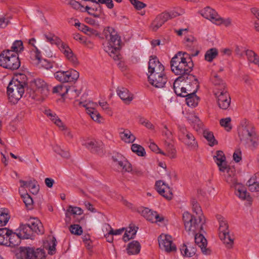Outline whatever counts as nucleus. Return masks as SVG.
<instances>
[{"mask_svg": "<svg viewBox=\"0 0 259 259\" xmlns=\"http://www.w3.org/2000/svg\"><path fill=\"white\" fill-rule=\"evenodd\" d=\"M194 66L193 62L189 54L184 52H178L170 61L171 71L177 75V80L182 82L189 79L193 81L192 77H190V73L192 71Z\"/></svg>", "mask_w": 259, "mask_h": 259, "instance_id": "1", "label": "nucleus"}, {"mask_svg": "<svg viewBox=\"0 0 259 259\" xmlns=\"http://www.w3.org/2000/svg\"><path fill=\"white\" fill-rule=\"evenodd\" d=\"M17 79L10 82L7 88V94L10 102L16 104L22 97L26 85L27 77L20 74Z\"/></svg>", "mask_w": 259, "mask_h": 259, "instance_id": "2", "label": "nucleus"}, {"mask_svg": "<svg viewBox=\"0 0 259 259\" xmlns=\"http://www.w3.org/2000/svg\"><path fill=\"white\" fill-rule=\"evenodd\" d=\"M104 34L109 44L106 51L114 60L118 59L121 42L120 36L115 29L111 27H107L104 29Z\"/></svg>", "mask_w": 259, "mask_h": 259, "instance_id": "3", "label": "nucleus"}, {"mask_svg": "<svg viewBox=\"0 0 259 259\" xmlns=\"http://www.w3.org/2000/svg\"><path fill=\"white\" fill-rule=\"evenodd\" d=\"M50 87L43 80L37 78L30 82L29 94L32 99L43 101L49 95Z\"/></svg>", "mask_w": 259, "mask_h": 259, "instance_id": "4", "label": "nucleus"}, {"mask_svg": "<svg viewBox=\"0 0 259 259\" xmlns=\"http://www.w3.org/2000/svg\"><path fill=\"white\" fill-rule=\"evenodd\" d=\"M203 216L199 215L198 219L188 211H185L183 214V220L186 231L189 234L194 235L197 232H200L203 230V225L205 221H203Z\"/></svg>", "mask_w": 259, "mask_h": 259, "instance_id": "5", "label": "nucleus"}, {"mask_svg": "<svg viewBox=\"0 0 259 259\" xmlns=\"http://www.w3.org/2000/svg\"><path fill=\"white\" fill-rule=\"evenodd\" d=\"M238 135L241 141L246 143L251 142L253 147L255 148L258 145L257 138L254 128L246 119L242 121L238 128Z\"/></svg>", "mask_w": 259, "mask_h": 259, "instance_id": "6", "label": "nucleus"}, {"mask_svg": "<svg viewBox=\"0 0 259 259\" xmlns=\"http://www.w3.org/2000/svg\"><path fill=\"white\" fill-rule=\"evenodd\" d=\"M20 61L18 54L12 53L9 50H4L0 54V66L10 70L18 69L20 66Z\"/></svg>", "mask_w": 259, "mask_h": 259, "instance_id": "7", "label": "nucleus"}, {"mask_svg": "<svg viewBox=\"0 0 259 259\" xmlns=\"http://www.w3.org/2000/svg\"><path fill=\"white\" fill-rule=\"evenodd\" d=\"M219 222V237L226 244L228 248H231L233 244L234 239L229 234L228 229L229 226L227 221L221 215L218 214L216 216Z\"/></svg>", "mask_w": 259, "mask_h": 259, "instance_id": "8", "label": "nucleus"}, {"mask_svg": "<svg viewBox=\"0 0 259 259\" xmlns=\"http://www.w3.org/2000/svg\"><path fill=\"white\" fill-rule=\"evenodd\" d=\"M179 139L192 149L197 148L198 145L193 135L184 126H179Z\"/></svg>", "mask_w": 259, "mask_h": 259, "instance_id": "9", "label": "nucleus"}, {"mask_svg": "<svg viewBox=\"0 0 259 259\" xmlns=\"http://www.w3.org/2000/svg\"><path fill=\"white\" fill-rule=\"evenodd\" d=\"M223 88H219L214 93L217 99V104L220 109L227 110L230 105L231 98L228 93L226 87L222 84Z\"/></svg>", "mask_w": 259, "mask_h": 259, "instance_id": "10", "label": "nucleus"}, {"mask_svg": "<svg viewBox=\"0 0 259 259\" xmlns=\"http://www.w3.org/2000/svg\"><path fill=\"white\" fill-rule=\"evenodd\" d=\"M55 78L61 82H68L76 80L79 77V73L74 70L57 71L54 73Z\"/></svg>", "mask_w": 259, "mask_h": 259, "instance_id": "11", "label": "nucleus"}, {"mask_svg": "<svg viewBox=\"0 0 259 259\" xmlns=\"http://www.w3.org/2000/svg\"><path fill=\"white\" fill-rule=\"evenodd\" d=\"M20 253L26 259H44L45 257V251L40 248L34 249L29 247H21Z\"/></svg>", "mask_w": 259, "mask_h": 259, "instance_id": "12", "label": "nucleus"}, {"mask_svg": "<svg viewBox=\"0 0 259 259\" xmlns=\"http://www.w3.org/2000/svg\"><path fill=\"white\" fill-rule=\"evenodd\" d=\"M190 77H192L193 81L191 82V84L194 85L195 89L192 92L191 90H188L190 92V93L186 94V102L188 106L194 107L198 105L199 98L196 96V93L197 92L199 87V82L198 79L195 77V76H190Z\"/></svg>", "mask_w": 259, "mask_h": 259, "instance_id": "13", "label": "nucleus"}, {"mask_svg": "<svg viewBox=\"0 0 259 259\" xmlns=\"http://www.w3.org/2000/svg\"><path fill=\"white\" fill-rule=\"evenodd\" d=\"M113 166L119 171L122 172H129L132 170V164L121 155H118L117 157H112Z\"/></svg>", "mask_w": 259, "mask_h": 259, "instance_id": "14", "label": "nucleus"}, {"mask_svg": "<svg viewBox=\"0 0 259 259\" xmlns=\"http://www.w3.org/2000/svg\"><path fill=\"white\" fill-rule=\"evenodd\" d=\"M158 240L159 246L161 249L164 250L167 252L176 250V246L172 243L170 236L161 235L159 236Z\"/></svg>", "mask_w": 259, "mask_h": 259, "instance_id": "15", "label": "nucleus"}, {"mask_svg": "<svg viewBox=\"0 0 259 259\" xmlns=\"http://www.w3.org/2000/svg\"><path fill=\"white\" fill-rule=\"evenodd\" d=\"M148 81L153 87L157 88H162L165 87L167 82V78L165 73H159L157 75H148Z\"/></svg>", "mask_w": 259, "mask_h": 259, "instance_id": "16", "label": "nucleus"}, {"mask_svg": "<svg viewBox=\"0 0 259 259\" xmlns=\"http://www.w3.org/2000/svg\"><path fill=\"white\" fill-rule=\"evenodd\" d=\"M155 187L159 194L167 200L171 199L173 196L171 190L162 181H157L155 183Z\"/></svg>", "mask_w": 259, "mask_h": 259, "instance_id": "17", "label": "nucleus"}, {"mask_svg": "<svg viewBox=\"0 0 259 259\" xmlns=\"http://www.w3.org/2000/svg\"><path fill=\"white\" fill-rule=\"evenodd\" d=\"M84 146L92 153L102 154L103 153V144L101 141L92 140L85 143Z\"/></svg>", "mask_w": 259, "mask_h": 259, "instance_id": "18", "label": "nucleus"}, {"mask_svg": "<svg viewBox=\"0 0 259 259\" xmlns=\"http://www.w3.org/2000/svg\"><path fill=\"white\" fill-rule=\"evenodd\" d=\"M197 232L193 236H195V242L201 248L202 253L205 255H209L211 253V250L206 248L207 240L204 236L201 234Z\"/></svg>", "mask_w": 259, "mask_h": 259, "instance_id": "19", "label": "nucleus"}, {"mask_svg": "<svg viewBox=\"0 0 259 259\" xmlns=\"http://www.w3.org/2000/svg\"><path fill=\"white\" fill-rule=\"evenodd\" d=\"M84 10L85 12H87L95 18H100L105 16L103 8L100 4L95 3V5L92 6L86 5Z\"/></svg>", "mask_w": 259, "mask_h": 259, "instance_id": "20", "label": "nucleus"}, {"mask_svg": "<svg viewBox=\"0 0 259 259\" xmlns=\"http://www.w3.org/2000/svg\"><path fill=\"white\" fill-rule=\"evenodd\" d=\"M201 15L204 18L209 20L213 23H220L219 21L220 16L214 10L210 8L209 7H206L201 11Z\"/></svg>", "mask_w": 259, "mask_h": 259, "instance_id": "21", "label": "nucleus"}, {"mask_svg": "<svg viewBox=\"0 0 259 259\" xmlns=\"http://www.w3.org/2000/svg\"><path fill=\"white\" fill-rule=\"evenodd\" d=\"M213 159L219 167L220 171L225 172L227 163L224 152L221 150L217 151L216 154L213 156Z\"/></svg>", "mask_w": 259, "mask_h": 259, "instance_id": "22", "label": "nucleus"}, {"mask_svg": "<svg viewBox=\"0 0 259 259\" xmlns=\"http://www.w3.org/2000/svg\"><path fill=\"white\" fill-rule=\"evenodd\" d=\"M57 46L60 50L70 62L74 64H77L78 62L76 57L73 55L72 50L67 44L62 42L61 40V43Z\"/></svg>", "mask_w": 259, "mask_h": 259, "instance_id": "23", "label": "nucleus"}, {"mask_svg": "<svg viewBox=\"0 0 259 259\" xmlns=\"http://www.w3.org/2000/svg\"><path fill=\"white\" fill-rule=\"evenodd\" d=\"M28 225L32 229V233L42 234L44 233V229L42 223L39 220L35 218L30 219Z\"/></svg>", "mask_w": 259, "mask_h": 259, "instance_id": "24", "label": "nucleus"}, {"mask_svg": "<svg viewBox=\"0 0 259 259\" xmlns=\"http://www.w3.org/2000/svg\"><path fill=\"white\" fill-rule=\"evenodd\" d=\"M90 104L91 105V106L87 107L86 108L87 113L90 115L92 119L95 121L101 123L102 122V117L100 114L95 108V106H97V104L92 103Z\"/></svg>", "mask_w": 259, "mask_h": 259, "instance_id": "25", "label": "nucleus"}, {"mask_svg": "<svg viewBox=\"0 0 259 259\" xmlns=\"http://www.w3.org/2000/svg\"><path fill=\"white\" fill-rule=\"evenodd\" d=\"M116 92L120 99L125 103H129L133 99V95L129 92L126 88L118 87Z\"/></svg>", "mask_w": 259, "mask_h": 259, "instance_id": "26", "label": "nucleus"}, {"mask_svg": "<svg viewBox=\"0 0 259 259\" xmlns=\"http://www.w3.org/2000/svg\"><path fill=\"white\" fill-rule=\"evenodd\" d=\"M9 233L10 234H9L8 238H7L8 242L6 246L14 247L19 245L21 242V238H22L19 235L18 233H14L10 230V232Z\"/></svg>", "mask_w": 259, "mask_h": 259, "instance_id": "27", "label": "nucleus"}, {"mask_svg": "<svg viewBox=\"0 0 259 259\" xmlns=\"http://www.w3.org/2000/svg\"><path fill=\"white\" fill-rule=\"evenodd\" d=\"M19 235L23 239H28L33 236L32 229L28 224H21L18 229Z\"/></svg>", "mask_w": 259, "mask_h": 259, "instance_id": "28", "label": "nucleus"}, {"mask_svg": "<svg viewBox=\"0 0 259 259\" xmlns=\"http://www.w3.org/2000/svg\"><path fill=\"white\" fill-rule=\"evenodd\" d=\"M166 21L165 16L162 13L157 15L153 21L151 25V28L153 31H156Z\"/></svg>", "mask_w": 259, "mask_h": 259, "instance_id": "29", "label": "nucleus"}, {"mask_svg": "<svg viewBox=\"0 0 259 259\" xmlns=\"http://www.w3.org/2000/svg\"><path fill=\"white\" fill-rule=\"evenodd\" d=\"M225 171L227 174L225 175L226 181L229 184H235L236 183V179L235 178V170L234 168L231 167L228 165Z\"/></svg>", "mask_w": 259, "mask_h": 259, "instance_id": "30", "label": "nucleus"}, {"mask_svg": "<svg viewBox=\"0 0 259 259\" xmlns=\"http://www.w3.org/2000/svg\"><path fill=\"white\" fill-rule=\"evenodd\" d=\"M126 249L128 254H136L140 251L141 245L138 241H133L128 244Z\"/></svg>", "mask_w": 259, "mask_h": 259, "instance_id": "31", "label": "nucleus"}, {"mask_svg": "<svg viewBox=\"0 0 259 259\" xmlns=\"http://www.w3.org/2000/svg\"><path fill=\"white\" fill-rule=\"evenodd\" d=\"M181 253L183 256L186 257H192L195 253L196 249L194 246H187L186 245L184 244L180 248Z\"/></svg>", "mask_w": 259, "mask_h": 259, "instance_id": "32", "label": "nucleus"}, {"mask_svg": "<svg viewBox=\"0 0 259 259\" xmlns=\"http://www.w3.org/2000/svg\"><path fill=\"white\" fill-rule=\"evenodd\" d=\"M162 65L156 56H151L148 63V73H153L156 67H159Z\"/></svg>", "mask_w": 259, "mask_h": 259, "instance_id": "33", "label": "nucleus"}, {"mask_svg": "<svg viewBox=\"0 0 259 259\" xmlns=\"http://www.w3.org/2000/svg\"><path fill=\"white\" fill-rule=\"evenodd\" d=\"M184 13V10L181 9V8H176L174 10L170 11L169 12H163V14L165 16L167 21L169 19H171L176 18L180 15H181Z\"/></svg>", "mask_w": 259, "mask_h": 259, "instance_id": "34", "label": "nucleus"}, {"mask_svg": "<svg viewBox=\"0 0 259 259\" xmlns=\"http://www.w3.org/2000/svg\"><path fill=\"white\" fill-rule=\"evenodd\" d=\"M19 193L21 197L25 203L26 208L28 210H31L33 208V201L31 197L27 193L22 194L20 190H19Z\"/></svg>", "mask_w": 259, "mask_h": 259, "instance_id": "35", "label": "nucleus"}, {"mask_svg": "<svg viewBox=\"0 0 259 259\" xmlns=\"http://www.w3.org/2000/svg\"><path fill=\"white\" fill-rule=\"evenodd\" d=\"M45 113L59 127H64V123L62 122L60 119L56 115V114L53 113L51 110H46Z\"/></svg>", "mask_w": 259, "mask_h": 259, "instance_id": "36", "label": "nucleus"}, {"mask_svg": "<svg viewBox=\"0 0 259 259\" xmlns=\"http://www.w3.org/2000/svg\"><path fill=\"white\" fill-rule=\"evenodd\" d=\"M138 228H136L134 226H130L126 230L123 236L122 239L124 242H127L131 239H133L135 237Z\"/></svg>", "mask_w": 259, "mask_h": 259, "instance_id": "37", "label": "nucleus"}, {"mask_svg": "<svg viewBox=\"0 0 259 259\" xmlns=\"http://www.w3.org/2000/svg\"><path fill=\"white\" fill-rule=\"evenodd\" d=\"M121 140L126 143H133L136 140V137L131 132L127 130H124L123 132L120 133Z\"/></svg>", "mask_w": 259, "mask_h": 259, "instance_id": "38", "label": "nucleus"}, {"mask_svg": "<svg viewBox=\"0 0 259 259\" xmlns=\"http://www.w3.org/2000/svg\"><path fill=\"white\" fill-rule=\"evenodd\" d=\"M30 59L33 62V63L39 65L41 61V55L40 51L37 48H35L30 52Z\"/></svg>", "mask_w": 259, "mask_h": 259, "instance_id": "39", "label": "nucleus"}, {"mask_svg": "<svg viewBox=\"0 0 259 259\" xmlns=\"http://www.w3.org/2000/svg\"><path fill=\"white\" fill-rule=\"evenodd\" d=\"M170 142L165 141V146L167 153H165L164 155H167L170 158H174L176 157V150L174 145Z\"/></svg>", "mask_w": 259, "mask_h": 259, "instance_id": "40", "label": "nucleus"}, {"mask_svg": "<svg viewBox=\"0 0 259 259\" xmlns=\"http://www.w3.org/2000/svg\"><path fill=\"white\" fill-rule=\"evenodd\" d=\"M9 232L10 230L7 228H0V245L6 246L7 244Z\"/></svg>", "mask_w": 259, "mask_h": 259, "instance_id": "41", "label": "nucleus"}, {"mask_svg": "<svg viewBox=\"0 0 259 259\" xmlns=\"http://www.w3.org/2000/svg\"><path fill=\"white\" fill-rule=\"evenodd\" d=\"M248 61L254 64H258L259 56L252 50H247L245 51Z\"/></svg>", "mask_w": 259, "mask_h": 259, "instance_id": "42", "label": "nucleus"}, {"mask_svg": "<svg viewBox=\"0 0 259 259\" xmlns=\"http://www.w3.org/2000/svg\"><path fill=\"white\" fill-rule=\"evenodd\" d=\"M218 55V51L216 48H211L208 50L205 54V60L211 62Z\"/></svg>", "mask_w": 259, "mask_h": 259, "instance_id": "43", "label": "nucleus"}, {"mask_svg": "<svg viewBox=\"0 0 259 259\" xmlns=\"http://www.w3.org/2000/svg\"><path fill=\"white\" fill-rule=\"evenodd\" d=\"M23 49V42L21 40H16L13 44L11 50H9L11 51L12 53L17 54V53L21 52Z\"/></svg>", "mask_w": 259, "mask_h": 259, "instance_id": "44", "label": "nucleus"}, {"mask_svg": "<svg viewBox=\"0 0 259 259\" xmlns=\"http://www.w3.org/2000/svg\"><path fill=\"white\" fill-rule=\"evenodd\" d=\"M203 136L208 141V145L212 147L218 144V141L215 139L212 132L205 131L203 133Z\"/></svg>", "mask_w": 259, "mask_h": 259, "instance_id": "45", "label": "nucleus"}, {"mask_svg": "<svg viewBox=\"0 0 259 259\" xmlns=\"http://www.w3.org/2000/svg\"><path fill=\"white\" fill-rule=\"evenodd\" d=\"M78 29L83 32H84L85 34L91 36V35H95L97 36L98 35V32L97 30L92 29L88 26L82 24L80 26V27L78 28Z\"/></svg>", "mask_w": 259, "mask_h": 259, "instance_id": "46", "label": "nucleus"}, {"mask_svg": "<svg viewBox=\"0 0 259 259\" xmlns=\"http://www.w3.org/2000/svg\"><path fill=\"white\" fill-rule=\"evenodd\" d=\"M142 215L143 217L148 221L151 222V223L154 222V217L155 215L154 213H156V211H153L148 208L144 209L142 212Z\"/></svg>", "mask_w": 259, "mask_h": 259, "instance_id": "47", "label": "nucleus"}, {"mask_svg": "<svg viewBox=\"0 0 259 259\" xmlns=\"http://www.w3.org/2000/svg\"><path fill=\"white\" fill-rule=\"evenodd\" d=\"M231 122V118L230 117H226L221 119L220 120V124L226 131L230 132L232 128Z\"/></svg>", "mask_w": 259, "mask_h": 259, "instance_id": "48", "label": "nucleus"}, {"mask_svg": "<svg viewBox=\"0 0 259 259\" xmlns=\"http://www.w3.org/2000/svg\"><path fill=\"white\" fill-rule=\"evenodd\" d=\"M67 88V86L63 84L57 85L53 88V93H58L61 96L63 97L66 95V93L68 91Z\"/></svg>", "mask_w": 259, "mask_h": 259, "instance_id": "49", "label": "nucleus"}, {"mask_svg": "<svg viewBox=\"0 0 259 259\" xmlns=\"http://www.w3.org/2000/svg\"><path fill=\"white\" fill-rule=\"evenodd\" d=\"M66 95L70 99H75L79 96L80 91L77 90L74 87H68Z\"/></svg>", "mask_w": 259, "mask_h": 259, "instance_id": "50", "label": "nucleus"}, {"mask_svg": "<svg viewBox=\"0 0 259 259\" xmlns=\"http://www.w3.org/2000/svg\"><path fill=\"white\" fill-rule=\"evenodd\" d=\"M132 150L138 156H144L146 154L144 148L140 145L134 144L132 145Z\"/></svg>", "mask_w": 259, "mask_h": 259, "instance_id": "51", "label": "nucleus"}, {"mask_svg": "<svg viewBox=\"0 0 259 259\" xmlns=\"http://www.w3.org/2000/svg\"><path fill=\"white\" fill-rule=\"evenodd\" d=\"M68 213H70L71 214L74 215H81L83 213V210L78 207H73L72 206L70 205L68 209H67V212L66 213V217H68ZM74 218L75 216L74 217Z\"/></svg>", "mask_w": 259, "mask_h": 259, "instance_id": "52", "label": "nucleus"}, {"mask_svg": "<svg viewBox=\"0 0 259 259\" xmlns=\"http://www.w3.org/2000/svg\"><path fill=\"white\" fill-rule=\"evenodd\" d=\"M45 36L47 41L51 44L59 45L61 43V39L54 34L49 33V34H45Z\"/></svg>", "mask_w": 259, "mask_h": 259, "instance_id": "53", "label": "nucleus"}, {"mask_svg": "<svg viewBox=\"0 0 259 259\" xmlns=\"http://www.w3.org/2000/svg\"><path fill=\"white\" fill-rule=\"evenodd\" d=\"M54 151L63 158L67 159L70 156L69 151L62 149L60 147L57 145L54 147Z\"/></svg>", "mask_w": 259, "mask_h": 259, "instance_id": "54", "label": "nucleus"}, {"mask_svg": "<svg viewBox=\"0 0 259 259\" xmlns=\"http://www.w3.org/2000/svg\"><path fill=\"white\" fill-rule=\"evenodd\" d=\"M69 231L71 234L76 235H80L83 232L81 227L77 224L71 225L69 227Z\"/></svg>", "mask_w": 259, "mask_h": 259, "instance_id": "55", "label": "nucleus"}, {"mask_svg": "<svg viewBox=\"0 0 259 259\" xmlns=\"http://www.w3.org/2000/svg\"><path fill=\"white\" fill-rule=\"evenodd\" d=\"M39 64L41 66L47 69H50L53 68L54 67H58V65L54 62H50L46 59L41 60Z\"/></svg>", "mask_w": 259, "mask_h": 259, "instance_id": "56", "label": "nucleus"}, {"mask_svg": "<svg viewBox=\"0 0 259 259\" xmlns=\"http://www.w3.org/2000/svg\"><path fill=\"white\" fill-rule=\"evenodd\" d=\"M56 244V239L54 237H53L51 240V243H49L48 245L46 246V247L49 249L48 253L49 254L52 255L55 253Z\"/></svg>", "mask_w": 259, "mask_h": 259, "instance_id": "57", "label": "nucleus"}, {"mask_svg": "<svg viewBox=\"0 0 259 259\" xmlns=\"http://www.w3.org/2000/svg\"><path fill=\"white\" fill-rule=\"evenodd\" d=\"M28 188L33 194H37L39 189V186L37 185V182L35 180L29 181Z\"/></svg>", "mask_w": 259, "mask_h": 259, "instance_id": "58", "label": "nucleus"}, {"mask_svg": "<svg viewBox=\"0 0 259 259\" xmlns=\"http://www.w3.org/2000/svg\"><path fill=\"white\" fill-rule=\"evenodd\" d=\"M69 5L74 9L79 10L81 12H85V6L80 4L79 2L74 0H70Z\"/></svg>", "mask_w": 259, "mask_h": 259, "instance_id": "59", "label": "nucleus"}, {"mask_svg": "<svg viewBox=\"0 0 259 259\" xmlns=\"http://www.w3.org/2000/svg\"><path fill=\"white\" fill-rule=\"evenodd\" d=\"M179 81H180V80H177V78L175 80V82L173 84V89L174 90L175 93L176 95L178 96H181V97H185L186 96V94H183V92H182V90H184V87L180 88L179 86L177 87L176 85L178 83Z\"/></svg>", "mask_w": 259, "mask_h": 259, "instance_id": "60", "label": "nucleus"}, {"mask_svg": "<svg viewBox=\"0 0 259 259\" xmlns=\"http://www.w3.org/2000/svg\"><path fill=\"white\" fill-rule=\"evenodd\" d=\"M9 218L7 213L0 210V226H5L8 223Z\"/></svg>", "mask_w": 259, "mask_h": 259, "instance_id": "61", "label": "nucleus"}, {"mask_svg": "<svg viewBox=\"0 0 259 259\" xmlns=\"http://www.w3.org/2000/svg\"><path fill=\"white\" fill-rule=\"evenodd\" d=\"M162 135L165 137V141H171L173 140L172 133L168 129V127L166 125H164V130L162 131Z\"/></svg>", "mask_w": 259, "mask_h": 259, "instance_id": "62", "label": "nucleus"}, {"mask_svg": "<svg viewBox=\"0 0 259 259\" xmlns=\"http://www.w3.org/2000/svg\"><path fill=\"white\" fill-rule=\"evenodd\" d=\"M134 8L137 10H140L146 7V5L138 0H129Z\"/></svg>", "mask_w": 259, "mask_h": 259, "instance_id": "63", "label": "nucleus"}, {"mask_svg": "<svg viewBox=\"0 0 259 259\" xmlns=\"http://www.w3.org/2000/svg\"><path fill=\"white\" fill-rule=\"evenodd\" d=\"M235 193L237 196L243 200L247 199V197H249V195H247V191L243 188L236 189Z\"/></svg>", "mask_w": 259, "mask_h": 259, "instance_id": "64", "label": "nucleus"}]
</instances>
